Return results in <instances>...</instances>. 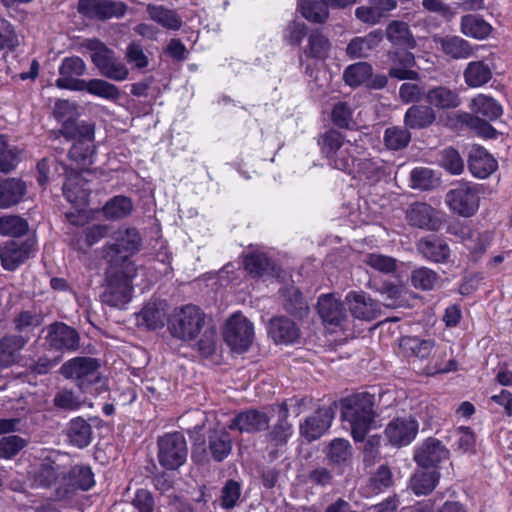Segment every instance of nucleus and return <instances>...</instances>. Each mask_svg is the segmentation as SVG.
Returning <instances> with one entry per match:
<instances>
[{
    "instance_id": "nucleus-1",
    "label": "nucleus",
    "mask_w": 512,
    "mask_h": 512,
    "mask_svg": "<svg viewBox=\"0 0 512 512\" xmlns=\"http://www.w3.org/2000/svg\"><path fill=\"white\" fill-rule=\"evenodd\" d=\"M320 152L327 164L337 170L352 174L356 167V155L362 146L347 140L342 133L330 129L318 138Z\"/></svg>"
},
{
    "instance_id": "nucleus-2",
    "label": "nucleus",
    "mask_w": 512,
    "mask_h": 512,
    "mask_svg": "<svg viewBox=\"0 0 512 512\" xmlns=\"http://www.w3.org/2000/svg\"><path fill=\"white\" fill-rule=\"evenodd\" d=\"M342 419L349 425L353 439L363 441L375 423L374 396L361 392L344 399Z\"/></svg>"
},
{
    "instance_id": "nucleus-3",
    "label": "nucleus",
    "mask_w": 512,
    "mask_h": 512,
    "mask_svg": "<svg viewBox=\"0 0 512 512\" xmlns=\"http://www.w3.org/2000/svg\"><path fill=\"white\" fill-rule=\"evenodd\" d=\"M141 242L136 228H119L113 233L112 242L103 247V257L108 261L109 267L125 269L128 263H133L130 258L139 252Z\"/></svg>"
},
{
    "instance_id": "nucleus-4",
    "label": "nucleus",
    "mask_w": 512,
    "mask_h": 512,
    "mask_svg": "<svg viewBox=\"0 0 512 512\" xmlns=\"http://www.w3.org/2000/svg\"><path fill=\"white\" fill-rule=\"evenodd\" d=\"M137 275L134 263H128L123 268L109 267L107 270V288L103 294V301L116 308H124L131 300L133 286L132 280Z\"/></svg>"
},
{
    "instance_id": "nucleus-5",
    "label": "nucleus",
    "mask_w": 512,
    "mask_h": 512,
    "mask_svg": "<svg viewBox=\"0 0 512 512\" xmlns=\"http://www.w3.org/2000/svg\"><path fill=\"white\" fill-rule=\"evenodd\" d=\"M206 315L196 305L175 308L168 319V329L174 338L182 341L195 340L205 325Z\"/></svg>"
},
{
    "instance_id": "nucleus-6",
    "label": "nucleus",
    "mask_w": 512,
    "mask_h": 512,
    "mask_svg": "<svg viewBox=\"0 0 512 512\" xmlns=\"http://www.w3.org/2000/svg\"><path fill=\"white\" fill-rule=\"evenodd\" d=\"M449 210L464 218L474 216L480 205V188L472 182H460L445 195Z\"/></svg>"
},
{
    "instance_id": "nucleus-7",
    "label": "nucleus",
    "mask_w": 512,
    "mask_h": 512,
    "mask_svg": "<svg viewBox=\"0 0 512 512\" xmlns=\"http://www.w3.org/2000/svg\"><path fill=\"white\" fill-rule=\"evenodd\" d=\"M86 47L92 51L91 60L102 76L114 81H123L128 77L129 70L126 65L103 42L97 39L88 40Z\"/></svg>"
},
{
    "instance_id": "nucleus-8",
    "label": "nucleus",
    "mask_w": 512,
    "mask_h": 512,
    "mask_svg": "<svg viewBox=\"0 0 512 512\" xmlns=\"http://www.w3.org/2000/svg\"><path fill=\"white\" fill-rule=\"evenodd\" d=\"M157 446V458L163 468L176 470L186 462L188 447L182 433L172 432L164 434L158 438Z\"/></svg>"
},
{
    "instance_id": "nucleus-9",
    "label": "nucleus",
    "mask_w": 512,
    "mask_h": 512,
    "mask_svg": "<svg viewBox=\"0 0 512 512\" xmlns=\"http://www.w3.org/2000/svg\"><path fill=\"white\" fill-rule=\"evenodd\" d=\"M223 337L233 351L246 352L254 339L253 324L242 314L235 313L227 319Z\"/></svg>"
},
{
    "instance_id": "nucleus-10",
    "label": "nucleus",
    "mask_w": 512,
    "mask_h": 512,
    "mask_svg": "<svg viewBox=\"0 0 512 512\" xmlns=\"http://www.w3.org/2000/svg\"><path fill=\"white\" fill-rule=\"evenodd\" d=\"M98 362L90 357H76L65 362L61 374L67 379H75L80 389L85 390L98 380Z\"/></svg>"
},
{
    "instance_id": "nucleus-11",
    "label": "nucleus",
    "mask_w": 512,
    "mask_h": 512,
    "mask_svg": "<svg viewBox=\"0 0 512 512\" xmlns=\"http://www.w3.org/2000/svg\"><path fill=\"white\" fill-rule=\"evenodd\" d=\"M56 86L60 89L81 91L85 80L79 79L86 72L85 62L78 56L65 57L58 69Z\"/></svg>"
},
{
    "instance_id": "nucleus-12",
    "label": "nucleus",
    "mask_w": 512,
    "mask_h": 512,
    "mask_svg": "<svg viewBox=\"0 0 512 512\" xmlns=\"http://www.w3.org/2000/svg\"><path fill=\"white\" fill-rule=\"evenodd\" d=\"M45 341L49 348L61 352H74L79 348L78 332L64 323H53L46 329Z\"/></svg>"
},
{
    "instance_id": "nucleus-13",
    "label": "nucleus",
    "mask_w": 512,
    "mask_h": 512,
    "mask_svg": "<svg viewBox=\"0 0 512 512\" xmlns=\"http://www.w3.org/2000/svg\"><path fill=\"white\" fill-rule=\"evenodd\" d=\"M419 429L418 421L412 416L393 419L385 428L388 441L397 447L409 445L416 437Z\"/></svg>"
},
{
    "instance_id": "nucleus-14",
    "label": "nucleus",
    "mask_w": 512,
    "mask_h": 512,
    "mask_svg": "<svg viewBox=\"0 0 512 512\" xmlns=\"http://www.w3.org/2000/svg\"><path fill=\"white\" fill-rule=\"evenodd\" d=\"M126 5L112 0H80L78 11L83 15L98 20L120 18L126 12Z\"/></svg>"
},
{
    "instance_id": "nucleus-15",
    "label": "nucleus",
    "mask_w": 512,
    "mask_h": 512,
    "mask_svg": "<svg viewBox=\"0 0 512 512\" xmlns=\"http://www.w3.org/2000/svg\"><path fill=\"white\" fill-rule=\"evenodd\" d=\"M345 304L351 315L359 320L372 321L380 314L378 302L373 300L370 295L364 291L348 292L345 296Z\"/></svg>"
},
{
    "instance_id": "nucleus-16",
    "label": "nucleus",
    "mask_w": 512,
    "mask_h": 512,
    "mask_svg": "<svg viewBox=\"0 0 512 512\" xmlns=\"http://www.w3.org/2000/svg\"><path fill=\"white\" fill-rule=\"evenodd\" d=\"M94 475L89 467L75 466L65 471L61 484L57 488L59 498H66L74 490H88L94 485Z\"/></svg>"
},
{
    "instance_id": "nucleus-17",
    "label": "nucleus",
    "mask_w": 512,
    "mask_h": 512,
    "mask_svg": "<svg viewBox=\"0 0 512 512\" xmlns=\"http://www.w3.org/2000/svg\"><path fill=\"white\" fill-rule=\"evenodd\" d=\"M334 419L331 407H321L300 424V434L308 441H314L324 435Z\"/></svg>"
},
{
    "instance_id": "nucleus-18",
    "label": "nucleus",
    "mask_w": 512,
    "mask_h": 512,
    "mask_svg": "<svg viewBox=\"0 0 512 512\" xmlns=\"http://www.w3.org/2000/svg\"><path fill=\"white\" fill-rule=\"evenodd\" d=\"M270 417L263 411L249 409L235 415L228 425L240 433H257L268 428Z\"/></svg>"
},
{
    "instance_id": "nucleus-19",
    "label": "nucleus",
    "mask_w": 512,
    "mask_h": 512,
    "mask_svg": "<svg viewBox=\"0 0 512 512\" xmlns=\"http://www.w3.org/2000/svg\"><path fill=\"white\" fill-rule=\"evenodd\" d=\"M448 457V449L440 440L435 438L426 439L417 447L414 454V460L423 468L434 467L441 461L448 459Z\"/></svg>"
},
{
    "instance_id": "nucleus-20",
    "label": "nucleus",
    "mask_w": 512,
    "mask_h": 512,
    "mask_svg": "<svg viewBox=\"0 0 512 512\" xmlns=\"http://www.w3.org/2000/svg\"><path fill=\"white\" fill-rule=\"evenodd\" d=\"M32 253L29 241H9L0 250V260L5 270L13 271L23 264Z\"/></svg>"
},
{
    "instance_id": "nucleus-21",
    "label": "nucleus",
    "mask_w": 512,
    "mask_h": 512,
    "mask_svg": "<svg viewBox=\"0 0 512 512\" xmlns=\"http://www.w3.org/2000/svg\"><path fill=\"white\" fill-rule=\"evenodd\" d=\"M433 41L437 48L452 59H467L475 55V48L459 36H434Z\"/></svg>"
},
{
    "instance_id": "nucleus-22",
    "label": "nucleus",
    "mask_w": 512,
    "mask_h": 512,
    "mask_svg": "<svg viewBox=\"0 0 512 512\" xmlns=\"http://www.w3.org/2000/svg\"><path fill=\"white\" fill-rule=\"evenodd\" d=\"M396 7L395 0H369L367 5L355 9V17L363 23L375 25Z\"/></svg>"
},
{
    "instance_id": "nucleus-23",
    "label": "nucleus",
    "mask_w": 512,
    "mask_h": 512,
    "mask_svg": "<svg viewBox=\"0 0 512 512\" xmlns=\"http://www.w3.org/2000/svg\"><path fill=\"white\" fill-rule=\"evenodd\" d=\"M425 101L433 109L450 110L461 105V97L455 89L439 85L425 92Z\"/></svg>"
},
{
    "instance_id": "nucleus-24",
    "label": "nucleus",
    "mask_w": 512,
    "mask_h": 512,
    "mask_svg": "<svg viewBox=\"0 0 512 512\" xmlns=\"http://www.w3.org/2000/svg\"><path fill=\"white\" fill-rule=\"evenodd\" d=\"M63 194L71 204L82 207L88 202L90 187L81 174L73 171L63 184Z\"/></svg>"
},
{
    "instance_id": "nucleus-25",
    "label": "nucleus",
    "mask_w": 512,
    "mask_h": 512,
    "mask_svg": "<svg viewBox=\"0 0 512 512\" xmlns=\"http://www.w3.org/2000/svg\"><path fill=\"white\" fill-rule=\"evenodd\" d=\"M268 334L277 344H294L299 339L300 332L296 324L286 317L270 320Z\"/></svg>"
},
{
    "instance_id": "nucleus-26",
    "label": "nucleus",
    "mask_w": 512,
    "mask_h": 512,
    "mask_svg": "<svg viewBox=\"0 0 512 512\" xmlns=\"http://www.w3.org/2000/svg\"><path fill=\"white\" fill-rule=\"evenodd\" d=\"M468 167L475 177L484 179L496 170L497 162L483 147L474 146L469 154Z\"/></svg>"
},
{
    "instance_id": "nucleus-27",
    "label": "nucleus",
    "mask_w": 512,
    "mask_h": 512,
    "mask_svg": "<svg viewBox=\"0 0 512 512\" xmlns=\"http://www.w3.org/2000/svg\"><path fill=\"white\" fill-rule=\"evenodd\" d=\"M326 458L334 469L343 473L345 468L351 464L352 447L348 440L335 438L330 442L326 450Z\"/></svg>"
},
{
    "instance_id": "nucleus-28",
    "label": "nucleus",
    "mask_w": 512,
    "mask_h": 512,
    "mask_svg": "<svg viewBox=\"0 0 512 512\" xmlns=\"http://www.w3.org/2000/svg\"><path fill=\"white\" fill-rule=\"evenodd\" d=\"M392 66L389 75L398 80H417L419 74L412 68L415 66V57L409 51H397L391 54Z\"/></svg>"
},
{
    "instance_id": "nucleus-29",
    "label": "nucleus",
    "mask_w": 512,
    "mask_h": 512,
    "mask_svg": "<svg viewBox=\"0 0 512 512\" xmlns=\"http://www.w3.org/2000/svg\"><path fill=\"white\" fill-rule=\"evenodd\" d=\"M406 218L411 225L429 230H435L439 224L434 208L422 202L410 205Z\"/></svg>"
},
{
    "instance_id": "nucleus-30",
    "label": "nucleus",
    "mask_w": 512,
    "mask_h": 512,
    "mask_svg": "<svg viewBox=\"0 0 512 512\" xmlns=\"http://www.w3.org/2000/svg\"><path fill=\"white\" fill-rule=\"evenodd\" d=\"M492 77V65L485 60L471 61L463 71L464 82L469 88L483 87Z\"/></svg>"
},
{
    "instance_id": "nucleus-31",
    "label": "nucleus",
    "mask_w": 512,
    "mask_h": 512,
    "mask_svg": "<svg viewBox=\"0 0 512 512\" xmlns=\"http://www.w3.org/2000/svg\"><path fill=\"white\" fill-rule=\"evenodd\" d=\"M318 312L324 322L335 326L347 318L343 303L332 295H322L318 299Z\"/></svg>"
},
{
    "instance_id": "nucleus-32",
    "label": "nucleus",
    "mask_w": 512,
    "mask_h": 512,
    "mask_svg": "<svg viewBox=\"0 0 512 512\" xmlns=\"http://www.w3.org/2000/svg\"><path fill=\"white\" fill-rule=\"evenodd\" d=\"M435 347L433 339H422L417 336H403L399 340V348L404 356L426 359Z\"/></svg>"
},
{
    "instance_id": "nucleus-33",
    "label": "nucleus",
    "mask_w": 512,
    "mask_h": 512,
    "mask_svg": "<svg viewBox=\"0 0 512 512\" xmlns=\"http://www.w3.org/2000/svg\"><path fill=\"white\" fill-rule=\"evenodd\" d=\"M382 40V32L375 30L364 37H355L347 45L346 53L350 58H365Z\"/></svg>"
},
{
    "instance_id": "nucleus-34",
    "label": "nucleus",
    "mask_w": 512,
    "mask_h": 512,
    "mask_svg": "<svg viewBox=\"0 0 512 512\" xmlns=\"http://www.w3.org/2000/svg\"><path fill=\"white\" fill-rule=\"evenodd\" d=\"M64 474V467H62L56 461L47 458L35 471L33 476L34 484L37 487H49L57 480H59V483L61 484V478L64 476Z\"/></svg>"
},
{
    "instance_id": "nucleus-35",
    "label": "nucleus",
    "mask_w": 512,
    "mask_h": 512,
    "mask_svg": "<svg viewBox=\"0 0 512 512\" xmlns=\"http://www.w3.org/2000/svg\"><path fill=\"white\" fill-rule=\"evenodd\" d=\"M165 304L162 301H149L137 316L138 323L148 329H157L164 326Z\"/></svg>"
},
{
    "instance_id": "nucleus-36",
    "label": "nucleus",
    "mask_w": 512,
    "mask_h": 512,
    "mask_svg": "<svg viewBox=\"0 0 512 512\" xmlns=\"http://www.w3.org/2000/svg\"><path fill=\"white\" fill-rule=\"evenodd\" d=\"M436 119L434 110L426 105H413L404 115V123L408 129H422L430 126Z\"/></svg>"
},
{
    "instance_id": "nucleus-37",
    "label": "nucleus",
    "mask_w": 512,
    "mask_h": 512,
    "mask_svg": "<svg viewBox=\"0 0 512 512\" xmlns=\"http://www.w3.org/2000/svg\"><path fill=\"white\" fill-rule=\"evenodd\" d=\"M288 408L285 403L280 405V415L277 422L268 433V440L275 446H282L293 435V425L288 421Z\"/></svg>"
},
{
    "instance_id": "nucleus-38",
    "label": "nucleus",
    "mask_w": 512,
    "mask_h": 512,
    "mask_svg": "<svg viewBox=\"0 0 512 512\" xmlns=\"http://www.w3.org/2000/svg\"><path fill=\"white\" fill-rule=\"evenodd\" d=\"M26 190L25 184L14 178L0 182V208L7 209L21 201Z\"/></svg>"
},
{
    "instance_id": "nucleus-39",
    "label": "nucleus",
    "mask_w": 512,
    "mask_h": 512,
    "mask_svg": "<svg viewBox=\"0 0 512 512\" xmlns=\"http://www.w3.org/2000/svg\"><path fill=\"white\" fill-rule=\"evenodd\" d=\"M418 250L426 259L437 263L446 262L450 256L447 243L438 238L420 240Z\"/></svg>"
},
{
    "instance_id": "nucleus-40",
    "label": "nucleus",
    "mask_w": 512,
    "mask_h": 512,
    "mask_svg": "<svg viewBox=\"0 0 512 512\" xmlns=\"http://www.w3.org/2000/svg\"><path fill=\"white\" fill-rule=\"evenodd\" d=\"M147 13L151 20L168 30H178L182 26V19L171 9L162 5L147 6Z\"/></svg>"
},
{
    "instance_id": "nucleus-41",
    "label": "nucleus",
    "mask_w": 512,
    "mask_h": 512,
    "mask_svg": "<svg viewBox=\"0 0 512 512\" xmlns=\"http://www.w3.org/2000/svg\"><path fill=\"white\" fill-rule=\"evenodd\" d=\"M208 442L209 451L217 462L223 461L232 450V438L225 430L211 431Z\"/></svg>"
},
{
    "instance_id": "nucleus-42",
    "label": "nucleus",
    "mask_w": 512,
    "mask_h": 512,
    "mask_svg": "<svg viewBox=\"0 0 512 512\" xmlns=\"http://www.w3.org/2000/svg\"><path fill=\"white\" fill-rule=\"evenodd\" d=\"M25 340L20 336H6L0 340V366L9 367L16 363Z\"/></svg>"
},
{
    "instance_id": "nucleus-43",
    "label": "nucleus",
    "mask_w": 512,
    "mask_h": 512,
    "mask_svg": "<svg viewBox=\"0 0 512 512\" xmlns=\"http://www.w3.org/2000/svg\"><path fill=\"white\" fill-rule=\"evenodd\" d=\"M67 435L71 444L84 448L91 443L92 428L86 420L77 417L70 421Z\"/></svg>"
},
{
    "instance_id": "nucleus-44",
    "label": "nucleus",
    "mask_w": 512,
    "mask_h": 512,
    "mask_svg": "<svg viewBox=\"0 0 512 512\" xmlns=\"http://www.w3.org/2000/svg\"><path fill=\"white\" fill-rule=\"evenodd\" d=\"M386 37L393 45L406 49L415 47V41L405 22L392 21L386 28Z\"/></svg>"
},
{
    "instance_id": "nucleus-45",
    "label": "nucleus",
    "mask_w": 512,
    "mask_h": 512,
    "mask_svg": "<svg viewBox=\"0 0 512 512\" xmlns=\"http://www.w3.org/2000/svg\"><path fill=\"white\" fill-rule=\"evenodd\" d=\"M438 481L436 470H418L410 479V488L418 496L426 495L434 490Z\"/></svg>"
},
{
    "instance_id": "nucleus-46",
    "label": "nucleus",
    "mask_w": 512,
    "mask_h": 512,
    "mask_svg": "<svg viewBox=\"0 0 512 512\" xmlns=\"http://www.w3.org/2000/svg\"><path fill=\"white\" fill-rule=\"evenodd\" d=\"M133 203L130 198L122 195L114 196L102 208L103 215L108 220H120L131 214Z\"/></svg>"
},
{
    "instance_id": "nucleus-47",
    "label": "nucleus",
    "mask_w": 512,
    "mask_h": 512,
    "mask_svg": "<svg viewBox=\"0 0 512 512\" xmlns=\"http://www.w3.org/2000/svg\"><path fill=\"white\" fill-rule=\"evenodd\" d=\"M373 75L372 66L367 62H357L349 65L343 73L345 83L350 87L368 84Z\"/></svg>"
},
{
    "instance_id": "nucleus-48",
    "label": "nucleus",
    "mask_w": 512,
    "mask_h": 512,
    "mask_svg": "<svg viewBox=\"0 0 512 512\" xmlns=\"http://www.w3.org/2000/svg\"><path fill=\"white\" fill-rule=\"evenodd\" d=\"M491 30V25L477 15L468 14L461 18V32L468 37L484 39Z\"/></svg>"
},
{
    "instance_id": "nucleus-49",
    "label": "nucleus",
    "mask_w": 512,
    "mask_h": 512,
    "mask_svg": "<svg viewBox=\"0 0 512 512\" xmlns=\"http://www.w3.org/2000/svg\"><path fill=\"white\" fill-rule=\"evenodd\" d=\"M471 110L489 120H495L502 115L501 105L492 97L478 94L471 101Z\"/></svg>"
},
{
    "instance_id": "nucleus-50",
    "label": "nucleus",
    "mask_w": 512,
    "mask_h": 512,
    "mask_svg": "<svg viewBox=\"0 0 512 512\" xmlns=\"http://www.w3.org/2000/svg\"><path fill=\"white\" fill-rule=\"evenodd\" d=\"M81 87V91L106 100H116L120 96L119 90L114 84L102 79L85 80Z\"/></svg>"
},
{
    "instance_id": "nucleus-51",
    "label": "nucleus",
    "mask_w": 512,
    "mask_h": 512,
    "mask_svg": "<svg viewBox=\"0 0 512 512\" xmlns=\"http://www.w3.org/2000/svg\"><path fill=\"white\" fill-rule=\"evenodd\" d=\"M299 10L309 22L324 23L329 17L327 5L321 0H299Z\"/></svg>"
},
{
    "instance_id": "nucleus-52",
    "label": "nucleus",
    "mask_w": 512,
    "mask_h": 512,
    "mask_svg": "<svg viewBox=\"0 0 512 512\" xmlns=\"http://www.w3.org/2000/svg\"><path fill=\"white\" fill-rule=\"evenodd\" d=\"M410 280L414 288L428 291L432 290L438 283L439 276L432 269L427 267H418L412 270Z\"/></svg>"
},
{
    "instance_id": "nucleus-53",
    "label": "nucleus",
    "mask_w": 512,
    "mask_h": 512,
    "mask_svg": "<svg viewBox=\"0 0 512 512\" xmlns=\"http://www.w3.org/2000/svg\"><path fill=\"white\" fill-rule=\"evenodd\" d=\"M331 44L328 38L320 31H312L308 37V48L305 53L312 58L325 59L328 56Z\"/></svg>"
},
{
    "instance_id": "nucleus-54",
    "label": "nucleus",
    "mask_w": 512,
    "mask_h": 512,
    "mask_svg": "<svg viewBox=\"0 0 512 512\" xmlns=\"http://www.w3.org/2000/svg\"><path fill=\"white\" fill-rule=\"evenodd\" d=\"M28 230V223L17 215H5L0 217V235L19 237Z\"/></svg>"
},
{
    "instance_id": "nucleus-55",
    "label": "nucleus",
    "mask_w": 512,
    "mask_h": 512,
    "mask_svg": "<svg viewBox=\"0 0 512 512\" xmlns=\"http://www.w3.org/2000/svg\"><path fill=\"white\" fill-rule=\"evenodd\" d=\"M411 187L420 190H429L438 184L439 179L427 167H416L410 174Z\"/></svg>"
},
{
    "instance_id": "nucleus-56",
    "label": "nucleus",
    "mask_w": 512,
    "mask_h": 512,
    "mask_svg": "<svg viewBox=\"0 0 512 512\" xmlns=\"http://www.w3.org/2000/svg\"><path fill=\"white\" fill-rule=\"evenodd\" d=\"M284 298V307L287 312L297 317L306 315L308 305L297 288H289L284 294Z\"/></svg>"
},
{
    "instance_id": "nucleus-57",
    "label": "nucleus",
    "mask_w": 512,
    "mask_h": 512,
    "mask_svg": "<svg viewBox=\"0 0 512 512\" xmlns=\"http://www.w3.org/2000/svg\"><path fill=\"white\" fill-rule=\"evenodd\" d=\"M411 135L407 128L390 127L385 130L384 143L391 150H399L408 145Z\"/></svg>"
},
{
    "instance_id": "nucleus-58",
    "label": "nucleus",
    "mask_w": 512,
    "mask_h": 512,
    "mask_svg": "<svg viewBox=\"0 0 512 512\" xmlns=\"http://www.w3.org/2000/svg\"><path fill=\"white\" fill-rule=\"evenodd\" d=\"M364 263L381 273H392L397 268V260L391 256L380 253H370L364 258Z\"/></svg>"
},
{
    "instance_id": "nucleus-59",
    "label": "nucleus",
    "mask_w": 512,
    "mask_h": 512,
    "mask_svg": "<svg viewBox=\"0 0 512 512\" xmlns=\"http://www.w3.org/2000/svg\"><path fill=\"white\" fill-rule=\"evenodd\" d=\"M26 444V440L17 435L2 437L0 439V459L13 458Z\"/></svg>"
},
{
    "instance_id": "nucleus-60",
    "label": "nucleus",
    "mask_w": 512,
    "mask_h": 512,
    "mask_svg": "<svg viewBox=\"0 0 512 512\" xmlns=\"http://www.w3.org/2000/svg\"><path fill=\"white\" fill-rule=\"evenodd\" d=\"M361 152L356 155V167L352 174L365 176L367 179H373L379 169L376 161L369 158L366 150L361 147Z\"/></svg>"
},
{
    "instance_id": "nucleus-61",
    "label": "nucleus",
    "mask_w": 512,
    "mask_h": 512,
    "mask_svg": "<svg viewBox=\"0 0 512 512\" xmlns=\"http://www.w3.org/2000/svg\"><path fill=\"white\" fill-rule=\"evenodd\" d=\"M245 269L255 276H262L270 267V260L264 253H250L244 259Z\"/></svg>"
},
{
    "instance_id": "nucleus-62",
    "label": "nucleus",
    "mask_w": 512,
    "mask_h": 512,
    "mask_svg": "<svg viewBox=\"0 0 512 512\" xmlns=\"http://www.w3.org/2000/svg\"><path fill=\"white\" fill-rule=\"evenodd\" d=\"M93 153L94 151L89 143L77 141L70 149L69 156L79 166L85 167L92 163Z\"/></svg>"
},
{
    "instance_id": "nucleus-63",
    "label": "nucleus",
    "mask_w": 512,
    "mask_h": 512,
    "mask_svg": "<svg viewBox=\"0 0 512 512\" xmlns=\"http://www.w3.org/2000/svg\"><path fill=\"white\" fill-rule=\"evenodd\" d=\"M241 496V485L234 480H228L221 491V506L224 509H231L236 506Z\"/></svg>"
},
{
    "instance_id": "nucleus-64",
    "label": "nucleus",
    "mask_w": 512,
    "mask_h": 512,
    "mask_svg": "<svg viewBox=\"0 0 512 512\" xmlns=\"http://www.w3.org/2000/svg\"><path fill=\"white\" fill-rule=\"evenodd\" d=\"M441 165L455 175L461 174L464 170V162L453 148H447L442 152Z\"/></svg>"
}]
</instances>
